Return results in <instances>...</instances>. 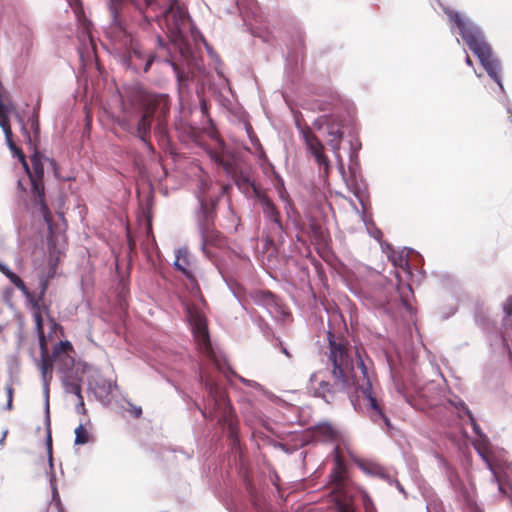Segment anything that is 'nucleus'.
<instances>
[{
    "label": "nucleus",
    "instance_id": "obj_17",
    "mask_svg": "<svg viewBox=\"0 0 512 512\" xmlns=\"http://www.w3.org/2000/svg\"><path fill=\"white\" fill-rule=\"evenodd\" d=\"M199 230L202 238V250L204 252L207 246L220 247L224 244V237L215 228L214 223L199 224Z\"/></svg>",
    "mask_w": 512,
    "mask_h": 512
},
{
    "label": "nucleus",
    "instance_id": "obj_32",
    "mask_svg": "<svg viewBox=\"0 0 512 512\" xmlns=\"http://www.w3.org/2000/svg\"><path fill=\"white\" fill-rule=\"evenodd\" d=\"M6 393H7V397H8L7 409L11 410L12 405H13L12 403H13V394H14V389L11 385L6 386Z\"/></svg>",
    "mask_w": 512,
    "mask_h": 512
},
{
    "label": "nucleus",
    "instance_id": "obj_22",
    "mask_svg": "<svg viewBox=\"0 0 512 512\" xmlns=\"http://www.w3.org/2000/svg\"><path fill=\"white\" fill-rule=\"evenodd\" d=\"M476 450L481 456V458L484 460V462L487 464V467L490 471H492L494 478L497 479V473L494 470L493 463L491 460L492 451L488 444H479L476 446Z\"/></svg>",
    "mask_w": 512,
    "mask_h": 512
},
{
    "label": "nucleus",
    "instance_id": "obj_30",
    "mask_svg": "<svg viewBox=\"0 0 512 512\" xmlns=\"http://www.w3.org/2000/svg\"><path fill=\"white\" fill-rule=\"evenodd\" d=\"M31 129L34 131L36 137L39 134V115L38 112H35L30 119Z\"/></svg>",
    "mask_w": 512,
    "mask_h": 512
},
{
    "label": "nucleus",
    "instance_id": "obj_33",
    "mask_svg": "<svg viewBox=\"0 0 512 512\" xmlns=\"http://www.w3.org/2000/svg\"><path fill=\"white\" fill-rule=\"evenodd\" d=\"M70 5L73 7L74 12L78 17L83 14V9L80 6L79 0H69Z\"/></svg>",
    "mask_w": 512,
    "mask_h": 512
},
{
    "label": "nucleus",
    "instance_id": "obj_29",
    "mask_svg": "<svg viewBox=\"0 0 512 512\" xmlns=\"http://www.w3.org/2000/svg\"><path fill=\"white\" fill-rule=\"evenodd\" d=\"M39 309H41L40 306H39ZM34 310H35L34 320L36 323V329H37L38 334H42V333H44V328H43V319H42L41 311L38 309H34Z\"/></svg>",
    "mask_w": 512,
    "mask_h": 512
},
{
    "label": "nucleus",
    "instance_id": "obj_34",
    "mask_svg": "<svg viewBox=\"0 0 512 512\" xmlns=\"http://www.w3.org/2000/svg\"><path fill=\"white\" fill-rule=\"evenodd\" d=\"M129 412L130 414L135 417V418H140L141 415H142V409L141 407L139 406H135V405H130V409H129Z\"/></svg>",
    "mask_w": 512,
    "mask_h": 512
},
{
    "label": "nucleus",
    "instance_id": "obj_18",
    "mask_svg": "<svg viewBox=\"0 0 512 512\" xmlns=\"http://www.w3.org/2000/svg\"><path fill=\"white\" fill-rule=\"evenodd\" d=\"M217 199H209L199 196L200 216L199 224L214 223L216 218Z\"/></svg>",
    "mask_w": 512,
    "mask_h": 512
},
{
    "label": "nucleus",
    "instance_id": "obj_36",
    "mask_svg": "<svg viewBox=\"0 0 512 512\" xmlns=\"http://www.w3.org/2000/svg\"><path fill=\"white\" fill-rule=\"evenodd\" d=\"M47 449L49 453V458L52 460V437L50 429H48V435H47Z\"/></svg>",
    "mask_w": 512,
    "mask_h": 512
},
{
    "label": "nucleus",
    "instance_id": "obj_20",
    "mask_svg": "<svg viewBox=\"0 0 512 512\" xmlns=\"http://www.w3.org/2000/svg\"><path fill=\"white\" fill-rule=\"evenodd\" d=\"M190 265L189 253L186 248H181L177 250L176 260L174 262V266L177 270L181 271L186 276L190 275L188 267Z\"/></svg>",
    "mask_w": 512,
    "mask_h": 512
},
{
    "label": "nucleus",
    "instance_id": "obj_25",
    "mask_svg": "<svg viewBox=\"0 0 512 512\" xmlns=\"http://www.w3.org/2000/svg\"><path fill=\"white\" fill-rule=\"evenodd\" d=\"M89 432L84 427L83 424H80L75 429V444L77 445H83L89 442Z\"/></svg>",
    "mask_w": 512,
    "mask_h": 512
},
{
    "label": "nucleus",
    "instance_id": "obj_40",
    "mask_svg": "<svg viewBox=\"0 0 512 512\" xmlns=\"http://www.w3.org/2000/svg\"><path fill=\"white\" fill-rule=\"evenodd\" d=\"M6 436H7V431H4L3 434H2V437L0 438V445L4 444Z\"/></svg>",
    "mask_w": 512,
    "mask_h": 512
},
{
    "label": "nucleus",
    "instance_id": "obj_39",
    "mask_svg": "<svg viewBox=\"0 0 512 512\" xmlns=\"http://www.w3.org/2000/svg\"><path fill=\"white\" fill-rule=\"evenodd\" d=\"M465 62H466V64H467L468 66H473V62H472V60H471V58H470V56H469V55H466Z\"/></svg>",
    "mask_w": 512,
    "mask_h": 512
},
{
    "label": "nucleus",
    "instance_id": "obj_3",
    "mask_svg": "<svg viewBox=\"0 0 512 512\" xmlns=\"http://www.w3.org/2000/svg\"><path fill=\"white\" fill-rule=\"evenodd\" d=\"M444 12L449 20L456 25L463 41L479 58L488 75L503 89L500 62L493 55L491 46L485 40L482 31L460 13L450 9H445Z\"/></svg>",
    "mask_w": 512,
    "mask_h": 512
},
{
    "label": "nucleus",
    "instance_id": "obj_27",
    "mask_svg": "<svg viewBox=\"0 0 512 512\" xmlns=\"http://www.w3.org/2000/svg\"><path fill=\"white\" fill-rule=\"evenodd\" d=\"M502 308L504 312V325L512 324V295L507 297L502 305Z\"/></svg>",
    "mask_w": 512,
    "mask_h": 512
},
{
    "label": "nucleus",
    "instance_id": "obj_10",
    "mask_svg": "<svg viewBox=\"0 0 512 512\" xmlns=\"http://www.w3.org/2000/svg\"><path fill=\"white\" fill-rule=\"evenodd\" d=\"M300 135L304 141L306 149L314 157L319 168L323 171V175L327 177L330 171V161L325 154L324 144L308 125L300 128Z\"/></svg>",
    "mask_w": 512,
    "mask_h": 512
},
{
    "label": "nucleus",
    "instance_id": "obj_28",
    "mask_svg": "<svg viewBox=\"0 0 512 512\" xmlns=\"http://www.w3.org/2000/svg\"><path fill=\"white\" fill-rule=\"evenodd\" d=\"M211 158L220 166L224 168L225 171L230 172L232 165L229 161H226L220 154L212 153Z\"/></svg>",
    "mask_w": 512,
    "mask_h": 512
},
{
    "label": "nucleus",
    "instance_id": "obj_38",
    "mask_svg": "<svg viewBox=\"0 0 512 512\" xmlns=\"http://www.w3.org/2000/svg\"><path fill=\"white\" fill-rule=\"evenodd\" d=\"M0 271L7 277L12 272L6 265L0 263Z\"/></svg>",
    "mask_w": 512,
    "mask_h": 512
},
{
    "label": "nucleus",
    "instance_id": "obj_16",
    "mask_svg": "<svg viewBox=\"0 0 512 512\" xmlns=\"http://www.w3.org/2000/svg\"><path fill=\"white\" fill-rule=\"evenodd\" d=\"M259 201L263 210L265 217L273 223L272 231L274 233H282L283 232V223L281 220V215L275 204L272 200L265 194L259 196Z\"/></svg>",
    "mask_w": 512,
    "mask_h": 512
},
{
    "label": "nucleus",
    "instance_id": "obj_11",
    "mask_svg": "<svg viewBox=\"0 0 512 512\" xmlns=\"http://www.w3.org/2000/svg\"><path fill=\"white\" fill-rule=\"evenodd\" d=\"M311 440L319 443H334L340 446L344 442L341 429L333 422L322 421L309 428Z\"/></svg>",
    "mask_w": 512,
    "mask_h": 512
},
{
    "label": "nucleus",
    "instance_id": "obj_15",
    "mask_svg": "<svg viewBox=\"0 0 512 512\" xmlns=\"http://www.w3.org/2000/svg\"><path fill=\"white\" fill-rule=\"evenodd\" d=\"M331 116H322L314 122V126L320 129L322 125H326L328 128V144L332 148L335 154L339 153L340 145L343 139V131L339 125L331 123Z\"/></svg>",
    "mask_w": 512,
    "mask_h": 512
},
{
    "label": "nucleus",
    "instance_id": "obj_14",
    "mask_svg": "<svg viewBox=\"0 0 512 512\" xmlns=\"http://www.w3.org/2000/svg\"><path fill=\"white\" fill-rule=\"evenodd\" d=\"M38 337H39V347H40V354H41V359H40V362L38 364V367H39V370L41 372V378H42V381H43L44 389H45L46 393L48 394V392H49V385H50V382H51L50 354L48 352V347H47V341H46L45 334L44 333L38 334Z\"/></svg>",
    "mask_w": 512,
    "mask_h": 512
},
{
    "label": "nucleus",
    "instance_id": "obj_21",
    "mask_svg": "<svg viewBox=\"0 0 512 512\" xmlns=\"http://www.w3.org/2000/svg\"><path fill=\"white\" fill-rule=\"evenodd\" d=\"M65 390L68 393L74 394L79 400V406L84 410V400L82 396V388L79 380L67 379L64 382Z\"/></svg>",
    "mask_w": 512,
    "mask_h": 512
},
{
    "label": "nucleus",
    "instance_id": "obj_19",
    "mask_svg": "<svg viewBox=\"0 0 512 512\" xmlns=\"http://www.w3.org/2000/svg\"><path fill=\"white\" fill-rule=\"evenodd\" d=\"M55 272H56V264H53V265L50 266L48 274L47 275H42L40 277V281H39V289H40V291H39L38 297L35 298L34 295L32 294V298H28L29 301L31 302L32 306H33V309H38L39 310V305H41V303H43L45 294H46L47 289H48L49 279L54 277Z\"/></svg>",
    "mask_w": 512,
    "mask_h": 512
},
{
    "label": "nucleus",
    "instance_id": "obj_9",
    "mask_svg": "<svg viewBox=\"0 0 512 512\" xmlns=\"http://www.w3.org/2000/svg\"><path fill=\"white\" fill-rule=\"evenodd\" d=\"M188 316L192 326L193 335L201 351L206 354L211 361H213L219 370H222L220 362L216 358V355L212 349L207 328V321L204 314L196 309H188Z\"/></svg>",
    "mask_w": 512,
    "mask_h": 512
},
{
    "label": "nucleus",
    "instance_id": "obj_4",
    "mask_svg": "<svg viewBox=\"0 0 512 512\" xmlns=\"http://www.w3.org/2000/svg\"><path fill=\"white\" fill-rule=\"evenodd\" d=\"M370 360L365 361L363 368L359 366L357 372L360 374L357 378V384L353 392L351 402L362 407L368 417L377 424H383L387 429L391 428V422L387 415L385 405L377 392V377L370 367Z\"/></svg>",
    "mask_w": 512,
    "mask_h": 512
},
{
    "label": "nucleus",
    "instance_id": "obj_35",
    "mask_svg": "<svg viewBox=\"0 0 512 512\" xmlns=\"http://www.w3.org/2000/svg\"><path fill=\"white\" fill-rule=\"evenodd\" d=\"M357 465L359 466V468H361L363 471L365 472H371V464L367 461H364V460H357L356 461Z\"/></svg>",
    "mask_w": 512,
    "mask_h": 512
},
{
    "label": "nucleus",
    "instance_id": "obj_31",
    "mask_svg": "<svg viewBox=\"0 0 512 512\" xmlns=\"http://www.w3.org/2000/svg\"><path fill=\"white\" fill-rule=\"evenodd\" d=\"M17 117H18L19 122L21 123V132H22L23 137L25 138V140L28 143H31L32 138H31L29 131L27 130V127H26L23 119L18 114H17Z\"/></svg>",
    "mask_w": 512,
    "mask_h": 512
},
{
    "label": "nucleus",
    "instance_id": "obj_24",
    "mask_svg": "<svg viewBox=\"0 0 512 512\" xmlns=\"http://www.w3.org/2000/svg\"><path fill=\"white\" fill-rule=\"evenodd\" d=\"M357 491L359 492L362 500V505L364 507L365 512H376L375 505L367 493L363 488L357 487Z\"/></svg>",
    "mask_w": 512,
    "mask_h": 512
},
{
    "label": "nucleus",
    "instance_id": "obj_12",
    "mask_svg": "<svg viewBox=\"0 0 512 512\" xmlns=\"http://www.w3.org/2000/svg\"><path fill=\"white\" fill-rule=\"evenodd\" d=\"M159 10L160 16L156 15V19L159 22H165L169 33L175 34L179 32L181 26L184 25L186 20V13L182 7H180L179 3L177 2V4L173 5L171 9L169 6H163Z\"/></svg>",
    "mask_w": 512,
    "mask_h": 512
},
{
    "label": "nucleus",
    "instance_id": "obj_8",
    "mask_svg": "<svg viewBox=\"0 0 512 512\" xmlns=\"http://www.w3.org/2000/svg\"><path fill=\"white\" fill-rule=\"evenodd\" d=\"M329 479L333 492L339 493L344 499L349 498L348 490L353 486V483L349 477L347 464L339 445H336L333 449V467Z\"/></svg>",
    "mask_w": 512,
    "mask_h": 512
},
{
    "label": "nucleus",
    "instance_id": "obj_6",
    "mask_svg": "<svg viewBox=\"0 0 512 512\" xmlns=\"http://www.w3.org/2000/svg\"><path fill=\"white\" fill-rule=\"evenodd\" d=\"M205 388L209 400L213 403V408L212 410L205 408L201 411L202 415L209 419L218 417L219 423L227 428L228 437L231 440L232 447L235 448L239 445L238 420L230 405L227 393L212 379L205 380Z\"/></svg>",
    "mask_w": 512,
    "mask_h": 512
},
{
    "label": "nucleus",
    "instance_id": "obj_2",
    "mask_svg": "<svg viewBox=\"0 0 512 512\" xmlns=\"http://www.w3.org/2000/svg\"><path fill=\"white\" fill-rule=\"evenodd\" d=\"M329 361L332 363L333 383L318 381L317 374H313L310 382L314 395L328 404L334 402L340 393H346L351 399L360 376L358 367L363 368L365 360L357 348L351 347L344 339H334L329 333Z\"/></svg>",
    "mask_w": 512,
    "mask_h": 512
},
{
    "label": "nucleus",
    "instance_id": "obj_13",
    "mask_svg": "<svg viewBox=\"0 0 512 512\" xmlns=\"http://www.w3.org/2000/svg\"><path fill=\"white\" fill-rule=\"evenodd\" d=\"M73 352L74 348L68 340L60 341L54 346L52 354L50 355L51 378L53 377L54 364L58 365L60 370H66L73 366L74 359L71 355Z\"/></svg>",
    "mask_w": 512,
    "mask_h": 512
},
{
    "label": "nucleus",
    "instance_id": "obj_26",
    "mask_svg": "<svg viewBox=\"0 0 512 512\" xmlns=\"http://www.w3.org/2000/svg\"><path fill=\"white\" fill-rule=\"evenodd\" d=\"M148 8L152 10L161 9L163 6H169L170 9L176 5L179 0H144Z\"/></svg>",
    "mask_w": 512,
    "mask_h": 512
},
{
    "label": "nucleus",
    "instance_id": "obj_23",
    "mask_svg": "<svg viewBox=\"0 0 512 512\" xmlns=\"http://www.w3.org/2000/svg\"><path fill=\"white\" fill-rule=\"evenodd\" d=\"M7 278L10 282L17 287L27 298H32V293L27 288L24 281L14 272H9Z\"/></svg>",
    "mask_w": 512,
    "mask_h": 512
},
{
    "label": "nucleus",
    "instance_id": "obj_37",
    "mask_svg": "<svg viewBox=\"0 0 512 512\" xmlns=\"http://www.w3.org/2000/svg\"><path fill=\"white\" fill-rule=\"evenodd\" d=\"M465 412H466V415L468 416V418L470 419L471 424L473 425L474 430H475V431H477V429H478V425H477V423H476V420H475V418H474V416H473L472 412H471L469 409H466V411H465Z\"/></svg>",
    "mask_w": 512,
    "mask_h": 512
},
{
    "label": "nucleus",
    "instance_id": "obj_7",
    "mask_svg": "<svg viewBox=\"0 0 512 512\" xmlns=\"http://www.w3.org/2000/svg\"><path fill=\"white\" fill-rule=\"evenodd\" d=\"M110 34L129 52V61H131L132 56L144 60L143 71L148 72L155 59L154 53L146 51L143 44L116 21L110 27Z\"/></svg>",
    "mask_w": 512,
    "mask_h": 512
},
{
    "label": "nucleus",
    "instance_id": "obj_1",
    "mask_svg": "<svg viewBox=\"0 0 512 512\" xmlns=\"http://www.w3.org/2000/svg\"><path fill=\"white\" fill-rule=\"evenodd\" d=\"M125 97L131 107L138 106L140 111L137 112L124 105L121 115L117 118V124L124 131L139 138L149 150H152L150 135L154 117L157 121L154 128L155 135L160 140H165L168 135L167 118L171 106L169 96L151 93L140 84H134L127 87Z\"/></svg>",
    "mask_w": 512,
    "mask_h": 512
},
{
    "label": "nucleus",
    "instance_id": "obj_5",
    "mask_svg": "<svg viewBox=\"0 0 512 512\" xmlns=\"http://www.w3.org/2000/svg\"><path fill=\"white\" fill-rule=\"evenodd\" d=\"M6 90L0 83V127L2 128L6 143L9 149L18 157L23 163L24 167L28 170V165L23 151L13 141V132L10 125L9 113L14 109L11 103H4ZM35 175L29 173L32 184L33 202L36 206L40 207L41 212L45 215L49 212L48 206L45 203V192L43 184V167L40 163L33 162Z\"/></svg>",
    "mask_w": 512,
    "mask_h": 512
}]
</instances>
